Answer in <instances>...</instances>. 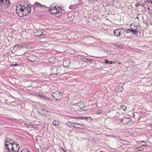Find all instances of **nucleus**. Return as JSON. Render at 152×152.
Here are the masks:
<instances>
[{
    "label": "nucleus",
    "mask_w": 152,
    "mask_h": 152,
    "mask_svg": "<svg viewBox=\"0 0 152 152\" xmlns=\"http://www.w3.org/2000/svg\"><path fill=\"white\" fill-rule=\"evenodd\" d=\"M5 146L9 150L8 152H18L19 150V145L10 138L5 140Z\"/></svg>",
    "instance_id": "obj_1"
},
{
    "label": "nucleus",
    "mask_w": 152,
    "mask_h": 152,
    "mask_svg": "<svg viewBox=\"0 0 152 152\" xmlns=\"http://www.w3.org/2000/svg\"><path fill=\"white\" fill-rule=\"evenodd\" d=\"M49 12L57 17H59L62 15V8L58 6L51 5L49 8Z\"/></svg>",
    "instance_id": "obj_2"
},
{
    "label": "nucleus",
    "mask_w": 152,
    "mask_h": 152,
    "mask_svg": "<svg viewBox=\"0 0 152 152\" xmlns=\"http://www.w3.org/2000/svg\"><path fill=\"white\" fill-rule=\"evenodd\" d=\"M26 7L24 6H22L20 4H18L16 7V12L18 15L22 17L24 15H26V14L24 13V9Z\"/></svg>",
    "instance_id": "obj_3"
},
{
    "label": "nucleus",
    "mask_w": 152,
    "mask_h": 152,
    "mask_svg": "<svg viewBox=\"0 0 152 152\" xmlns=\"http://www.w3.org/2000/svg\"><path fill=\"white\" fill-rule=\"evenodd\" d=\"M52 95L57 100L61 99L63 97L62 94L61 93L57 91L53 93Z\"/></svg>",
    "instance_id": "obj_4"
},
{
    "label": "nucleus",
    "mask_w": 152,
    "mask_h": 152,
    "mask_svg": "<svg viewBox=\"0 0 152 152\" xmlns=\"http://www.w3.org/2000/svg\"><path fill=\"white\" fill-rule=\"evenodd\" d=\"M60 68H57L56 66H53L51 69V74H57L58 71L59 73L60 70Z\"/></svg>",
    "instance_id": "obj_5"
},
{
    "label": "nucleus",
    "mask_w": 152,
    "mask_h": 152,
    "mask_svg": "<svg viewBox=\"0 0 152 152\" xmlns=\"http://www.w3.org/2000/svg\"><path fill=\"white\" fill-rule=\"evenodd\" d=\"M0 3L1 7L4 8L7 6L9 4V1L8 0H0Z\"/></svg>",
    "instance_id": "obj_6"
},
{
    "label": "nucleus",
    "mask_w": 152,
    "mask_h": 152,
    "mask_svg": "<svg viewBox=\"0 0 152 152\" xmlns=\"http://www.w3.org/2000/svg\"><path fill=\"white\" fill-rule=\"evenodd\" d=\"M131 29H126L125 30L126 33H130L131 32H132L133 34L134 35H136L138 33V31H137V28L135 29L131 28Z\"/></svg>",
    "instance_id": "obj_7"
},
{
    "label": "nucleus",
    "mask_w": 152,
    "mask_h": 152,
    "mask_svg": "<svg viewBox=\"0 0 152 152\" xmlns=\"http://www.w3.org/2000/svg\"><path fill=\"white\" fill-rule=\"evenodd\" d=\"M115 35L116 36H119L122 35L121 29H115L114 32Z\"/></svg>",
    "instance_id": "obj_8"
},
{
    "label": "nucleus",
    "mask_w": 152,
    "mask_h": 152,
    "mask_svg": "<svg viewBox=\"0 0 152 152\" xmlns=\"http://www.w3.org/2000/svg\"><path fill=\"white\" fill-rule=\"evenodd\" d=\"M41 113L43 115L48 116L50 114V111H48L45 109H42L41 111Z\"/></svg>",
    "instance_id": "obj_9"
},
{
    "label": "nucleus",
    "mask_w": 152,
    "mask_h": 152,
    "mask_svg": "<svg viewBox=\"0 0 152 152\" xmlns=\"http://www.w3.org/2000/svg\"><path fill=\"white\" fill-rule=\"evenodd\" d=\"M123 88L121 86H118L116 87L115 89V91L117 93H120L121 92L123 91Z\"/></svg>",
    "instance_id": "obj_10"
},
{
    "label": "nucleus",
    "mask_w": 152,
    "mask_h": 152,
    "mask_svg": "<svg viewBox=\"0 0 152 152\" xmlns=\"http://www.w3.org/2000/svg\"><path fill=\"white\" fill-rule=\"evenodd\" d=\"M70 62L68 59L65 60L63 62V66L64 67H68L70 64Z\"/></svg>",
    "instance_id": "obj_11"
},
{
    "label": "nucleus",
    "mask_w": 152,
    "mask_h": 152,
    "mask_svg": "<svg viewBox=\"0 0 152 152\" xmlns=\"http://www.w3.org/2000/svg\"><path fill=\"white\" fill-rule=\"evenodd\" d=\"M79 104V105H76V108H80V109H82L85 106V104L82 102H80Z\"/></svg>",
    "instance_id": "obj_12"
},
{
    "label": "nucleus",
    "mask_w": 152,
    "mask_h": 152,
    "mask_svg": "<svg viewBox=\"0 0 152 152\" xmlns=\"http://www.w3.org/2000/svg\"><path fill=\"white\" fill-rule=\"evenodd\" d=\"M22 48V47L21 45H18L15 46L13 48V50L15 51H17Z\"/></svg>",
    "instance_id": "obj_13"
},
{
    "label": "nucleus",
    "mask_w": 152,
    "mask_h": 152,
    "mask_svg": "<svg viewBox=\"0 0 152 152\" xmlns=\"http://www.w3.org/2000/svg\"><path fill=\"white\" fill-rule=\"evenodd\" d=\"M34 35L36 37H39L43 35L42 32L40 31H38L34 33Z\"/></svg>",
    "instance_id": "obj_14"
},
{
    "label": "nucleus",
    "mask_w": 152,
    "mask_h": 152,
    "mask_svg": "<svg viewBox=\"0 0 152 152\" xmlns=\"http://www.w3.org/2000/svg\"><path fill=\"white\" fill-rule=\"evenodd\" d=\"M52 124L55 125L56 127L58 128L59 125V122L58 121L55 120L53 121Z\"/></svg>",
    "instance_id": "obj_15"
},
{
    "label": "nucleus",
    "mask_w": 152,
    "mask_h": 152,
    "mask_svg": "<svg viewBox=\"0 0 152 152\" xmlns=\"http://www.w3.org/2000/svg\"><path fill=\"white\" fill-rule=\"evenodd\" d=\"M129 121L130 120L129 119L124 118L122 120H120V122L121 123H123L125 124H126L128 122H129Z\"/></svg>",
    "instance_id": "obj_16"
},
{
    "label": "nucleus",
    "mask_w": 152,
    "mask_h": 152,
    "mask_svg": "<svg viewBox=\"0 0 152 152\" xmlns=\"http://www.w3.org/2000/svg\"><path fill=\"white\" fill-rule=\"evenodd\" d=\"M34 6L37 7H41V8H44L45 7V6L44 5H42L40 3L36 2L35 3L34 5Z\"/></svg>",
    "instance_id": "obj_17"
},
{
    "label": "nucleus",
    "mask_w": 152,
    "mask_h": 152,
    "mask_svg": "<svg viewBox=\"0 0 152 152\" xmlns=\"http://www.w3.org/2000/svg\"><path fill=\"white\" fill-rule=\"evenodd\" d=\"M39 96L41 97V98H44L45 99L48 100H51V99L50 98H48V97L45 96L43 95H41L40 94H39L38 95Z\"/></svg>",
    "instance_id": "obj_18"
},
{
    "label": "nucleus",
    "mask_w": 152,
    "mask_h": 152,
    "mask_svg": "<svg viewBox=\"0 0 152 152\" xmlns=\"http://www.w3.org/2000/svg\"><path fill=\"white\" fill-rule=\"evenodd\" d=\"M31 7H29V6L27 7V8L26 7V8L24 9V11H26V10L27 11V12L28 13H30L31 11Z\"/></svg>",
    "instance_id": "obj_19"
},
{
    "label": "nucleus",
    "mask_w": 152,
    "mask_h": 152,
    "mask_svg": "<svg viewBox=\"0 0 152 152\" xmlns=\"http://www.w3.org/2000/svg\"><path fill=\"white\" fill-rule=\"evenodd\" d=\"M141 6L142 7H144V6H145V3H136V4L135 5V6L137 7H138V6Z\"/></svg>",
    "instance_id": "obj_20"
},
{
    "label": "nucleus",
    "mask_w": 152,
    "mask_h": 152,
    "mask_svg": "<svg viewBox=\"0 0 152 152\" xmlns=\"http://www.w3.org/2000/svg\"><path fill=\"white\" fill-rule=\"evenodd\" d=\"M74 118H76V119H87V118H86V117H75Z\"/></svg>",
    "instance_id": "obj_21"
},
{
    "label": "nucleus",
    "mask_w": 152,
    "mask_h": 152,
    "mask_svg": "<svg viewBox=\"0 0 152 152\" xmlns=\"http://www.w3.org/2000/svg\"><path fill=\"white\" fill-rule=\"evenodd\" d=\"M139 143L142 146L146 145L145 141H140L139 142Z\"/></svg>",
    "instance_id": "obj_22"
},
{
    "label": "nucleus",
    "mask_w": 152,
    "mask_h": 152,
    "mask_svg": "<svg viewBox=\"0 0 152 152\" xmlns=\"http://www.w3.org/2000/svg\"><path fill=\"white\" fill-rule=\"evenodd\" d=\"M117 0H116V1H111V2H110V4L111 5H114L115 4V2L117 3Z\"/></svg>",
    "instance_id": "obj_23"
},
{
    "label": "nucleus",
    "mask_w": 152,
    "mask_h": 152,
    "mask_svg": "<svg viewBox=\"0 0 152 152\" xmlns=\"http://www.w3.org/2000/svg\"><path fill=\"white\" fill-rule=\"evenodd\" d=\"M21 45L22 47V48H27V49H28V48H30V46L24 44V45Z\"/></svg>",
    "instance_id": "obj_24"
},
{
    "label": "nucleus",
    "mask_w": 152,
    "mask_h": 152,
    "mask_svg": "<svg viewBox=\"0 0 152 152\" xmlns=\"http://www.w3.org/2000/svg\"><path fill=\"white\" fill-rule=\"evenodd\" d=\"M19 152H30L27 149H23L21 150L20 151H19Z\"/></svg>",
    "instance_id": "obj_25"
},
{
    "label": "nucleus",
    "mask_w": 152,
    "mask_h": 152,
    "mask_svg": "<svg viewBox=\"0 0 152 152\" xmlns=\"http://www.w3.org/2000/svg\"><path fill=\"white\" fill-rule=\"evenodd\" d=\"M121 107L122 108L124 111H125L126 109V107L124 105H123L121 106Z\"/></svg>",
    "instance_id": "obj_26"
},
{
    "label": "nucleus",
    "mask_w": 152,
    "mask_h": 152,
    "mask_svg": "<svg viewBox=\"0 0 152 152\" xmlns=\"http://www.w3.org/2000/svg\"><path fill=\"white\" fill-rule=\"evenodd\" d=\"M123 141L124 142L123 143L124 144H126V145H129V142L127 140H124V141Z\"/></svg>",
    "instance_id": "obj_27"
},
{
    "label": "nucleus",
    "mask_w": 152,
    "mask_h": 152,
    "mask_svg": "<svg viewBox=\"0 0 152 152\" xmlns=\"http://www.w3.org/2000/svg\"><path fill=\"white\" fill-rule=\"evenodd\" d=\"M76 103H74L71 104H70V107H73L74 106H75V107H76V105H77V104H76Z\"/></svg>",
    "instance_id": "obj_28"
},
{
    "label": "nucleus",
    "mask_w": 152,
    "mask_h": 152,
    "mask_svg": "<svg viewBox=\"0 0 152 152\" xmlns=\"http://www.w3.org/2000/svg\"><path fill=\"white\" fill-rule=\"evenodd\" d=\"M151 0H148L147 1H144L145 4H146L147 2L152 4V1H151Z\"/></svg>",
    "instance_id": "obj_29"
},
{
    "label": "nucleus",
    "mask_w": 152,
    "mask_h": 152,
    "mask_svg": "<svg viewBox=\"0 0 152 152\" xmlns=\"http://www.w3.org/2000/svg\"><path fill=\"white\" fill-rule=\"evenodd\" d=\"M102 112V110H99L97 111L96 113L97 114H99Z\"/></svg>",
    "instance_id": "obj_30"
},
{
    "label": "nucleus",
    "mask_w": 152,
    "mask_h": 152,
    "mask_svg": "<svg viewBox=\"0 0 152 152\" xmlns=\"http://www.w3.org/2000/svg\"><path fill=\"white\" fill-rule=\"evenodd\" d=\"M74 5H71L70 6V7H69V8L70 9H72L73 8H74Z\"/></svg>",
    "instance_id": "obj_31"
},
{
    "label": "nucleus",
    "mask_w": 152,
    "mask_h": 152,
    "mask_svg": "<svg viewBox=\"0 0 152 152\" xmlns=\"http://www.w3.org/2000/svg\"><path fill=\"white\" fill-rule=\"evenodd\" d=\"M80 125V127H82V125L80 124H79V123H76L75 124V125H76V126H77V125Z\"/></svg>",
    "instance_id": "obj_32"
},
{
    "label": "nucleus",
    "mask_w": 152,
    "mask_h": 152,
    "mask_svg": "<svg viewBox=\"0 0 152 152\" xmlns=\"http://www.w3.org/2000/svg\"><path fill=\"white\" fill-rule=\"evenodd\" d=\"M86 118H87L86 119H88V120L91 121L92 120L91 118L90 117H86Z\"/></svg>",
    "instance_id": "obj_33"
},
{
    "label": "nucleus",
    "mask_w": 152,
    "mask_h": 152,
    "mask_svg": "<svg viewBox=\"0 0 152 152\" xmlns=\"http://www.w3.org/2000/svg\"><path fill=\"white\" fill-rule=\"evenodd\" d=\"M139 148L138 147V148ZM135 150H136V151H140L142 150V149H138V148H136V149Z\"/></svg>",
    "instance_id": "obj_34"
},
{
    "label": "nucleus",
    "mask_w": 152,
    "mask_h": 152,
    "mask_svg": "<svg viewBox=\"0 0 152 152\" xmlns=\"http://www.w3.org/2000/svg\"><path fill=\"white\" fill-rule=\"evenodd\" d=\"M105 63L106 64H109V62H110V61H109L107 60H105Z\"/></svg>",
    "instance_id": "obj_35"
},
{
    "label": "nucleus",
    "mask_w": 152,
    "mask_h": 152,
    "mask_svg": "<svg viewBox=\"0 0 152 152\" xmlns=\"http://www.w3.org/2000/svg\"><path fill=\"white\" fill-rule=\"evenodd\" d=\"M18 65V64H11L10 65V66H17Z\"/></svg>",
    "instance_id": "obj_36"
},
{
    "label": "nucleus",
    "mask_w": 152,
    "mask_h": 152,
    "mask_svg": "<svg viewBox=\"0 0 152 152\" xmlns=\"http://www.w3.org/2000/svg\"><path fill=\"white\" fill-rule=\"evenodd\" d=\"M149 12L150 13L152 14V10H151L149 11Z\"/></svg>",
    "instance_id": "obj_37"
},
{
    "label": "nucleus",
    "mask_w": 152,
    "mask_h": 152,
    "mask_svg": "<svg viewBox=\"0 0 152 152\" xmlns=\"http://www.w3.org/2000/svg\"><path fill=\"white\" fill-rule=\"evenodd\" d=\"M148 10H150V8L149 7H148Z\"/></svg>",
    "instance_id": "obj_38"
},
{
    "label": "nucleus",
    "mask_w": 152,
    "mask_h": 152,
    "mask_svg": "<svg viewBox=\"0 0 152 152\" xmlns=\"http://www.w3.org/2000/svg\"><path fill=\"white\" fill-rule=\"evenodd\" d=\"M86 59V60H88V61H87V62H89V61H89V60H89V59Z\"/></svg>",
    "instance_id": "obj_39"
},
{
    "label": "nucleus",
    "mask_w": 152,
    "mask_h": 152,
    "mask_svg": "<svg viewBox=\"0 0 152 152\" xmlns=\"http://www.w3.org/2000/svg\"><path fill=\"white\" fill-rule=\"evenodd\" d=\"M109 63H110V64H113L112 63L111 61H110Z\"/></svg>",
    "instance_id": "obj_40"
}]
</instances>
